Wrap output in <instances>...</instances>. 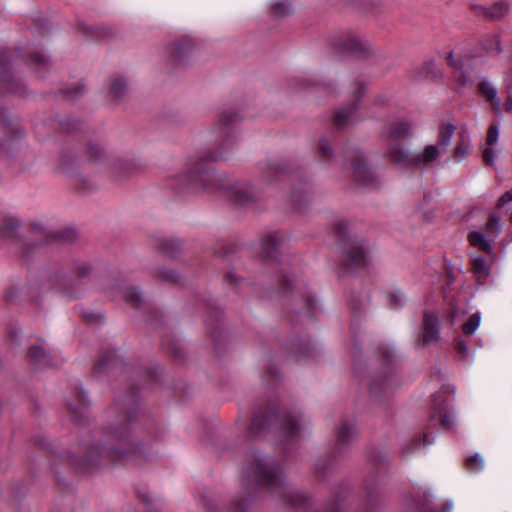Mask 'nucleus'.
<instances>
[{"instance_id": "nucleus-1", "label": "nucleus", "mask_w": 512, "mask_h": 512, "mask_svg": "<svg viewBox=\"0 0 512 512\" xmlns=\"http://www.w3.org/2000/svg\"><path fill=\"white\" fill-rule=\"evenodd\" d=\"M440 156V149L437 145L426 146L421 153L409 156L399 146L390 147V158L399 165H415L427 167Z\"/></svg>"}, {"instance_id": "nucleus-2", "label": "nucleus", "mask_w": 512, "mask_h": 512, "mask_svg": "<svg viewBox=\"0 0 512 512\" xmlns=\"http://www.w3.org/2000/svg\"><path fill=\"white\" fill-rule=\"evenodd\" d=\"M247 476L258 484L267 486L270 490H275L283 484L282 472L278 468L270 466L263 459H255L251 463Z\"/></svg>"}, {"instance_id": "nucleus-3", "label": "nucleus", "mask_w": 512, "mask_h": 512, "mask_svg": "<svg viewBox=\"0 0 512 512\" xmlns=\"http://www.w3.org/2000/svg\"><path fill=\"white\" fill-rule=\"evenodd\" d=\"M333 47L341 52L354 56H362L369 51V44L359 36L352 33H344L333 41Z\"/></svg>"}, {"instance_id": "nucleus-4", "label": "nucleus", "mask_w": 512, "mask_h": 512, "mask_svg": "<svg viewBox=\"0 0 512 512\" xmlns=\"http://www.w3.org/2000/svg\"><path fill=\"white\" fill-rule=\"evenodd\" d=\"M345 254L351 265L359 267L365 265L368 259V249L363 241L353 238L345 247Z\"/></svg>"}, {"instance_id": "nucleus-5", "label": "nucleus", "mask_w": 512, "mask_h": 512, "mask_svg": "<svg viewBox=\"0 0 512 512\" xmlns=\"http://www.w3.org/2000/svg\"><path fill=\"white\" fill-rule=\"evenodd\" d=\"M439 335L438 318L433 312H426L423 317L422 341L427 345L437 340Z\"/></svg>"}, {"instance_id": "nucleus-6", "label": "nucleus", "mask_w": 512, "mask_h": 512, "mask_svg": "<svg viewBox=\"0 0 512 512\" xmlns=\"http://www.w3.org/2000/svg\"><path fill=\"white\" fill-rule=\"evenodd\" d=\"M480 94L492 105L495 114H500L501 102L498 97L497 89L488 79H483L478 84Z\"/></svg>"}, {"instance_id": "nucleus-7", "label": "nucleus", "mask_w": 512, "mask_h": 512, "mask_svg": "<svg viewBox=\"0 0 512 512\" xmlns=\"http://www.w3.org/2000/svg\"><path fill=\"white\" fill-rule=\"evenodd\" d=\"M188 177L192 181H199L204 187L212 178L206 166L198 160H191L188 165Z\"/></svg>"}, {"instance_id": "nucleus-8", "label": "nucleus", "mask_w": 512, "mask_h": 512, "mask_svg": "<svg viewBox=\"0 0 512 512\" xmlns=\"http://www.w3.org/2000/svg\"><path fill=\"white\" fill-rule=\"evenodd\" d=\"M510 10L509 4L505 1H497L490 6L481 7V12L493 20L501 19L506 16Z\"/></svg>"}, {"instance_id": "nucleus-9", "label": "nucleus", "mask_w": 512, "mask_h": 512, "mask_svg": "<svg viewBox=\"0 0 512 512\" xmlns=\"http://www.w3.org/2000/svg\"><path fill=\"white\" fill-rule=\"evenodd\" d=\"M411 133V125L406 121H399L393 124L390 132H389V138L391 143L389 144L388 154L390 155V147L391 146H398V144L393 143L394 140L399 138H404L409 136ZM400 148H402L399 145Z\"/></svg>"}, {"instance_id": "nucleus-10", "label": "nucleus", "mask_w": 512, "mask_h": 512, "mask_svg": "<svg viewBox=\"0 0 512 512\" xmlns=\"http://www.w3.org/2000/svg\"><path fill=\"white\" fill-rule=\"evenodd\" d=\"M470 151V140L469 136L465 131L458 133V140L456 147L453 151L454 160L460 162L466 158Z\"/></svg>"}, {"instance_id": "nucleus-11", "label": "nucleus", "mask_w": 512, "mask_h": 512, "mask_svg": "<svg viewBox=\"0 0 512 512\" xmlns=\"http://www.w3.org/2000/svg\"><path fill=\"white\" fill-rule=\"evenodd\" d=\"M479 45L488 54H499L502 51L498 34H489L483 37Z\"/></svg>"}, {"instance_id": "nucleus-12", "label": "nucleus", "mask_w": 512, "mask_h": 512, "mask_svg": "<svg viewBox=\"0 0 512 512\" xmlns=\"http://www.w3.org/2000/svg\"><path fill=\"white\" fill-rule=\"evenodd\" d=\"M468 241L472 246L482 251L492 252L490 240L480 231H471L468 234Z\"/></svg>"}, {"instance_id": "nucleus-13", "label": "nucleus", "mask_w": 512, "mask_h": 512, "mask_svg": "<svg viewBox=\"0 0 512 512\" xmlns=\"http://www.w3.org/2000/svg\"><path fill=\"white\" fill-rule=\"evenodd\" d=\"M454 132L455 126L452 123L448 121L441 122L438 139L442 147L447 148L451 144Z\"/></svg>"}, {"instance_id": "nucleus-14", "label": "nucleus", "mask_w": 512, "mask_h": 512, "mask_svg": "<svg viewBox=\"0 0 512 512\" xmlns=\"http://www.w3.org/2000/svg\"><path fill=\"white\" fill-rule=\"evenodd\" d=\"M472 271L479 281L485 280L490 273V268L483 257L475 255L472 258Z\"/></svg>"}, {"instance_id": "nucleus-15", "label": "nucleus", "mask_w": 512, "mask_h": 512, "mask_svg": "<svg viewBox=\"0 0 512 512\" xmlns=\"http://www.w3.org/2000/svg\"><path fill=\"white\" fill-rule=\"evenodd\" d=\"M283 241L284 237L279 232H271L263 240V249L270 255Z\"/></svg>"}, {"instance_id": "nucleus-16", "label": "nucleus", "mask_w": 512, "mask_h": 512, "mask_svg": "<svg viewBox=\"0 0 512 512\" xmlns=\"http://www.w3.org/2000/svg\"><path fill=\"white\" fill-rule=\"evenodd\" d=\"M126 92V82L122 78H115L109 86V95L113 100L120 99Z\"/></svg>"}, {"instance_id": "nucleus-17", "label": "nucleus", "mask_w": 512, "mask_h": 512, "mask_svg": "<svg viewBox=\"0 0 512 512\" xmlns=\"http://www.w3.org/2000/svg\"><path fill=\"white\" fill-rule=\"evenodd\" d=\"M356 429L353 424L344 423L340 426L338 433H337V444L341 445L350 439L353 438L355 435Z\"/></svg>"}, {"instance_id": "nucleus-18", "label": "nucleus", "mask_w": 512, "mask_h": 512, "mask_svg": "<svg viewBox=\"0 0 512 512\" xmlns=\"http://www.w3.org/2000/svg\"><path fill=\"white\" fill-rule=\"evenodd\" d=\"M29 357L33 362L37 364L48 365L50 363L45 350L41 346H32L29 349Z\"/></svg>"}, {"instance_id": "nucleus-19", "label": "nucleus", "mask_w": 512, "mask_h": 512, "mask_svg": "<svg viewBox=\"0 0 512 512\" xmlns=\"http://www.w3.org/2000/svg\"><path fill=\"white\" fill-rule=\"evenodd\" d=\"M300 421L301 419L299 416L290 415L286 418L283 428L291 437H293L297 435L298 431L303 427Z\"/></svg>"}, {"instance_id": "nucleus-20", "label": "nucleus", "mask_w": 512, "mask_h": 512, "mask_svg": "<svg viewBox=\"0 0 512 512\" xmlns=\"http://www.w3.org/2000/svg\"><path fill=\"white\" fill-rule=\"evenodd\" d=\"M481 322V315L479 312L472 314L468 320L463 324V332L467 335L473 334L479 327Z\"/></svg>"}, {"instance_id": "nucleus-21", "label": "nucleus", "mask_w": 512, "mask_h": 512, "mask_svg": "<svg viewBox=\"0 0 512 512\" xmlns=\"http://www.w3.org/2000/svg\"><path fill=\"white\" fill-rule=\"evenodd\" d=\"M354 177L358 182L368 184L371 173L365 165L357 164L354 166Z\"/></svg>"}, {"instance_id": "nucleus-22", "label": "nucleus", "mask_w": 512, "mask_h": 512, "mask_svg": "<svg viewBox=\"0 0 512 512\" xmlns=\"http://www.w3.org/2000/svg\"><path fill=\"white\" fill-rule=\"evenodd\" d=\"M486 230L490 234L497 236L502 230L500 217L496 214H492L486 223Z\"/></svg>"}, {"instance_id": "nucleus-23", "label": "nucleus", "mask_w": 512, "mask_h": 512, "mask_svg": "<svg viewBox=\"0 0 512 512\" xmlns=\"http://www.w3.org/2000/svg\"><path fill=\"white\" fill-rule=\"evenodd\" d=\"M467 469L471 472H478L483 469L484 461L478 454L470 456L466 460Z\"/></svg>"}, {"instance_id": "nucleus-24", "label": "nucleus", "mask_w": 512, "mask_h": 512, "mask_svg": "<svg viewBox=\"0 0 512 512\" xmlns=\"http://www.w3.org/2000/svg\"><path fill=\"white\" fill-rule=\"evenodd\" d=\"M272 10L278 16H286L289 13H291L292 6L289 2L285 0L277 1L272 4Z\"/></svg>"}, {"instance_id": "nucleus-25", "label": "nucleus", "mask_w": 512, "mask_h": 512, "mask_svg": "<svg viewBox=\"0 0 512 512\" xmlns=\"http://www.w3.org/2000/svg\"><path fill=\"white\" fill-rule=\"evenodd\" d=\"M352 109L342 108L336 111L334 119L337 125L344 126L349 123Z\"/></svg>"}, {"instance_id": "nucleus-26", "label": "nucleus", "mask_w": 512, "mask_h": 512, "mask_svg": "<svg viewBox=\"0 0 512 512\" xmlns=\"http://www.w3.org/2000/svg\"><path fill=\"white\" fill-rule=\"evenodd\" d=\"M499 138V129L496 125H492L489 128L488 134H487V145L492 146L497 143Z\"/></svg>"}, {"instance_id": "nucleus-27", "label": "nucleus", "mask_w": 512, "mask_h": 512, "mask_svg": "<svg viewBox=\"0 0 512 512\" xmlns=\"http://www.w3.org/2000/svg\"><path fill=\"white\" fill-rule=\"evenodd\" d=\"M448 64L455 69H462L461 58L456 56L453 52H450L447 57Z\"/></svg>"}, {"instance_id": "nucleus-28", "label": "nucleus", "mask_w": 512, "mask_h": 512, "mask_svg": "<svg viewBox=\"0 0 512 512\" xmlns=\"http://www.w3.org/2000/svg\"><path fill=\"white\" fill-rule=\"evenodd\" d=\"M319 151L324 158H329L332 154L331 146L326 140L320 142Z\"/></svg>"}, {"instance_id": "nucleus-29", "label": "nucleus", "mask_w": 512, "mask_h": 512, "mask_svg": "<svg viewBox=\"0 0 512 512\" xmlns=\"http://www.w3.org/2000/svg\"><path fill=\"white\" fill-rule=\"evenodd\" d=\"M495 152L492 149H485L483 152V159L488 165H492L494 163Z\"/></svg>"}, {"instance_id": "nucleus-30", "label": "nucleus", "mask_w": 512, "mask_h": 512, "mask_svg": "<svg viewBox=\"0 0 512 512\" xmlns=\"http://www.w3.org/2000/svg\"><path fill=\"white\" fill-rule=\"evenodd\" d=\"M441 423L443 426L450 428L454 424V417L451 414L445 413L441 416Z\"/></svg>"}, {"instance_id": "nucleus-31", "label": "nucleus", "mask_w": 512, "mask_h": 512, "mask_svg": "<svg viewBox=\"0 0 512 512\" xmlns=\"http://www.w3.org/2000/svg\"><path fill=\"white\" fill-rule=\"evenodd\" d=\"M512 202V188L508 191H506L498 201V206H502L506 203Z\"/></svg>"}, {"instance_id": "nucleus-32", "label": "nucleus", "mask_w": 512, "mask_h": 512, "mask_svg": "<svg viewBox=\"0 0 512 512\" xmlns=\"http://www.w3.org/2000/svg\"><path fill=\"white\" fill-rule=\"evenodd\" d=\"M88 153L92 159L96 160L101 155L102 150L98 145H92L89 147Z\"/></svg>"}, {"instance_id": "nucleus-33", "label": "nucleus", "mask_w": 512, "mask_h": 512, "mask_svg": "<svg viewBox=\"0 0 512 512\" xmlns=\"http://www.w3.org/2000/svg\"><path fill=\"white\" fill-rule=\"evenodd\" d=\"M127 297L134 303H138L140 301L141 295L140 293L135 289L132 288L128 291Z\"/></svg>"}, {"instance_id": "nucleus-34", "label": "nucleus", "mask_w": 512, "mask_h": 512, "mask_svg": "<svg viewBox=\"0 0 512 512\" xmlns=\"http://www.w3.org/2000/svg\"><path fill=\"white\" fill-rule=\"evenodd\" d=\"M234 115L230 112H225L223 113L221 116H220V121L223 123V124H228L229 122L232 121Z\"/></svg>"}, {"instance_id": "nucleus-35", "label": "nucleus", "mask_w": 512, "mask_h": 512, "mask_svg": "<svg viewBox=\"0 0 512 512\" xmlns=\"http://www.w3.org/2000/svg\"><path fill=\"white\" fill-rule=\"evenodd\" d=\"M506 111L512 112V95L507 97V100L504 104Z\"/></svg>"}, {"instance_id": "nucleus-36", "label": "nucleus", "mask_w": 512, "mask_h": 512, "mask_svg": "<svg viewBox=\"0 0 512 512\" xmlns=\"http://www.w3.org/2000/svg\"><path fill=\"white\" fill-rule=\"evenodd\" d=\"M510 64H511V72H510V75H508L506 78H504V83H506V84H507L508 88H510V87H511V85H512V79H509V78H512V59H511Z\"/></svg>"}, {"instance_id": "nucleus-37", "label": "nucleus", "mask_w": 512, "mask_h": 512, "mask_svg": "<svg viewBox=\"0 0 512 512\" xmlns=\"http://www.w3.org/2000/svg\"><path fill=\"white\" fill-rule=\"evenodd\" d=\"M239 202H245L250 199V196L247 193L239 194L237 197Z\"/></svg>"}, {"instance_id": "nucleus-38", "label": "nucleus", "mask_w": 512, "mask_h": 512, "mask_svg": "<svg viewBox=\"0 0 512 512\" xmlns=\"http://www.w3.org/2000/svg\"><path fill=\"white\" fill-rule=\"evenodd\" d=\"M297 82H298L300 88H305L308 86L307 79H305V78H298Z\"/></svg>"}, {"instance_id": "nucleus-39", "label": "nucleus", "mask_w": 512, "mask_h": 512, "mask_svg": "<svg viewBox=\"0 0 512 512\" xmlns=\"http://www.w3.org/2000/svg\"><path fill=\"white\" fill-rule=\"evenodd\" d=\"M164 278L173 281L175 279V273L170 271L168 274L163 275Z\"/></svg>"}, {"instance_id": "nucleus-40", "label": "nucleus", "mask_w": 512, "mask_h": 512, "mask_svg": "<svg viewBox=\"0 0 512 512\" xmlns=\"http://www.w3.org/2000/svg\"><path fill=\"white\" fill-rule=\"evenodd\" d=\"M84 318L88 321V322H92V321H95L99 318V316H94V315H84Z\"/></svg>"}, {"instance_id": "nucleus-41", "label": "nucleus", "mask_w": 512, "mask_h": 512, "mask_svg": "<svg viewBox=\"0 0 512 512\" xmlns=\"http://www.w3.org/2000/svg\"><path fill=\"white\" fill-rule=\"evenodd\" d=\"M34 60L37 61V62H43L45 60V58H44L43 55H36L34 57Z\"/></svg>"}, {"instance_id": "nucleus-42", "label": "nucleus", "mask_w": 512, "mask_h": 512, "mask_svg": "<svg viewBox=\"0 0 512 512\" xmlns=\"http://www.w3.org/2000/svg\"><path fill=\"white\" fill-rule=\"evenodd\" d=\"M258 422H259V417H255V419L253 420V423H252L253 429L257 428Z\"/></svg>"}, {"instance_id": "nucleus-43", "label": "nucleus", "mask_w": 512, "mask_h": 512, "mask_svg": "<svg viewBox=\"0 0 512 512\" xmlns=\"http://www.w3.org/2000/svg\"><path fill=\"white\" fill-rule=\"evenodd\" d=\"M104 365H105V364H104V360H103V361H101V363H100V367H99V368H100V369H102V368L104 369Z\"/></svg>"}, {"instance_id": "nucleus-44", "label": "nucleus", "mask_w": 512, "mask_h": 512, "mask_svg": "<svg viewBox=\"0 0 512 512\" xmlns=\"http://www.w3.org/2000/svg\"><path fill=\"white\" fill-rule=\"evenodd\" d=\"M459 347H460V349H461V350H464V349H465V346H464V345H462V344H460V345H459Z\"/></svg>"}, {"instance_id": "nucleus-45", "label": "nucleus", "mask_w": 512, "mask_h": 512, "mask_svg": "<svg viewBox=\"0 0 512 512\" xmlns=\"http://www.w3.org/2000/svg\"><path fill=\"white\" fill-rule=\"evenodd\" d=\"M112 453H113V454H115V455H117V454H118V451L113 450V451H112Z\"/></svg>"}, {"instance_id": "nucleus-46", "label": "nucleus", "mask_w": 512, "mask_h": 512, "mask_svg": "<svg viewBox=\"0 0 512 512\" xmlns=\"http://www.w3.org/2000/svg\"><path fill=\"white\" fill-rule=\"evenodd\" d=\"M451 507H448L445 512H450Z\"/></svg>"}]
</instances>
